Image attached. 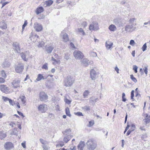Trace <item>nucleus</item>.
I'll return each mask as SVG.
<instances>
[{
  "instance_id": "f257e3e1",
  "label": "nucleus",
  "mask_w": 150,
  "mask_h": 150,
  "mask_svg": "<svg viewBox=\"0 0 150 150\" xmlns=\"http://www.w3.org/2000/svg\"><path fill=\"white\" fill-rule=\"evenodd\" d=\"M74 80L71 76H67L63 82L64 85L66 87H70L72 86L74 82Z\"/></svg>"
},
{
  "instance_id": "f03ea898",
  "label": "nucleus",
  "mask_w": 150,
  "mask_h": 150,
  "mask_svg": "<svg viewBox=\"0 0 150 150\" xmlns=\"http://www.w3.org/2000/svg\"><path fill=\"white\" fill-rule=\"evenodd\" d=\"M87 148L89 150H93L96 147L97 144L96 142L92 139L89 140L86 142Z\"/></svg>"
},
{
  "instance_id": "7ed1b4c3",
  "label": "nucleus",
  "mask_w": 150,
  "mask_h": 150,
  "mask_svg": "<svg viewBox=\"0 0 150 150\" xmlns=\"http://www.w3.org/2000/svg\"><path fill=\"white\" fill-rule=\"evenodd\" d=\"M89 29L90 30L97 31L99 29L98 23L96 21H93L90 25Z\"/></svg>"
},
{
  "instance_id": "20e7f679",
  "label": "nucleus",
  "mask_w": 150,
  "mask_h": 150,
  "mask_svg": "<svg viewBox=\"0 0 150 150\" xmlns=\"http://www.w3.org/2000/svg\"><path fill=\"white\" fill-rule=\"evenodd\" d=\"M21 80L19 79H16L11 82L12 86L15 88L20 87Z\"/></svg>"
},
{
  "instance_id": "39448f33",
  "label": "nucleus",
  "mask_w": 150,
  "mask_h": 150,
  "mask_svg": "<svg viewBox=\"0 0 150 150\" xmlns=\"http://www.w3.org/2000/svg\"><path fill=\"white\" fill-rule=\"evenodd\" d=\"M74 55L75 58L79 59H82L84 57L82 53L78 50H75L73 53Z\"/></svg>"
},
{
  "instance_id": "423d86ee",
  "label": "nucleus",
  "mask_w": 150,
  "mask_h": 150,
  "mask_svg": "<svg viewBox=\"0 0 150 150\" xmlns=\"http://www.w3.org/2000/svg\"><path fill=\"white\" fill-rule=\"evenodd\" d=\"M61 37L62 40L64 42H67L69 40L68 34L65 33V30H63L61 33Z\"/></svg>"
},
{
  "instance_id": "0eeeda50",
  "label": "nucleus",
  "mask_w": 150,
  "mask_h": 150,
  "mask_svg": "<svg viewBox=\"0 0 150 150\" xmlns=\"http://www.w3.org/2000/svg\"><path fill=\"white\" fill-rule=\"evenodd\" d=\"M15 70L17 73H21L24 69V65L22 64H19L15 66Z\"/></svg>"
},
{
  "instance_id": "6e6552de",
  "label": "nucleus",
  "mask_w": 150,
  "mask_h": 150,
  "mask_svg": "<svg viewBox=\"0 0 150 150\" xmlns=\"http://www.w3.org/2000/svg\"><path fill=\"white\" fill-rule=\"evenodd\" d=\"M136 28L135 27H133V24H128L125 26V30L127 32H131L134 30Z\"/></svg>"
},
{
  "instance_id": "1a4fd4ad",
  "label": "nucleus",
  "mask_w": 150,
  "mask_h": 150,
  "mask_svg": "<svg viewBox=\"0 0 150 150\" xmlns=\"http://www.w3.org/2000/svg\"><path fill=\"white\" fill-rule=\"evenodd\" d=\"M38 109L42 113L45 112L47 110V106L45 104L40 105L38 107Z\"/></svg>"
},
{
  "instance_id": "9d476101",
  "label": "nucleus",
  "mask_w": 150,
  "mask_h": 150,
  "mask_svg": "<svg viewBox=\"0 0 150 150\" xmlns=\"http://www.w3.org/2000/svg\"><path fill=\"white\" fill-rule=\"evenodd\" d=\"M4 147L6 150H10L13 148L14 146L12 143L8 142L5 143Z\"/></svg>"
},
{
  "instance_id": "9b49d317",
  "label": "nucleus",
  "mask_w": 150,
  "mask_h": 150,
  "mask_svg": "<svg viewBox=\"0 0 150 150\" xmlns=\"http://www.w3.org/2000/svg\"><path fill=\"white\" fill-rule=\"evenodd\" d=\"M39 96L40 100L41 101L45 100L48 98L47 95L43 92H42L40 93Z\"/></svg>"
},
{
  "instance_id": "f8f14e48",
  "label": "nucleus",
  "mask_w": 150,
  "mask_h": 150,
  "mask_svg": "<svg viewBox=\"0 0 150 150\" xmlns=\"http://www.w3.org/2000/svg\"><path fill=\"white\" fill-rule=\"evenodd\" d=\"M48 76H44L43 75L41 74H39L38 75L37 78L35 80V82H36L37 81H39L41 80H44L46 79Z\"/></svg>"
},
{
  "instance_id": "ddd939ff",
  "label": "nucleus",
  "mask_w": 150,
  "mask_h": 150,
  "mask_svg": "<svg viewBox=\"0 0 150 150\" xmlns=\"http://www.w3.org/2000/svg\"><path fill=\"white\" fill-rule=\"evenodd\" d=\"M34 28L37 31L39 32L42 30V27L41 24L35 23L34 24Z\"/></svg>"
},
{
  "instance_id": "4468645a",
  "label": "nucleus",
  "mask_w": 150,
  "mask_h": 150,
  "mask_svg": "<svg viewBox=\"0 0 150 150\" xmlns=\"http://www.w3.org/2000/svg\"><path fill=\"white\" fill-rule=\"evenodd\" d=\"M54 47L53 46L51 45H46L45 47V50L46 51L48 54L51 53Z\"/></svg>"
},
{
  "instance_id": "2eb2a0df",
  "label": "nucleus",
  "mask_w": 150,
  "mask_h": 150,
  "mask_svg": "<svg viewBox=\"0 0 150 150\" xmlns=\"http://www.w3.org/2000/svg\"><path fill=\"white\" fill-rule=\"evenodd\" d=\"M0 88L1 90L6 93H9L8 87H7L6 86L4 85H1L0 86Z\"/></svg>"
},
{
  "instance_id": "dca6fc26",
  "label": "nucleus",
  "mask_w": 150,
  "mask_h": 150,
  "mask_svg": "<svg viewBox=\"0 0 150 150\" xmlns=\"http://www.w3.org/2000/svg\"><path fill=\"white\" fill-rule=\"evenodd\" d=\"M38 37V36L37 35L34 34L33 35L32 34H31L30 35V38L32 41L35 42L37 40Z\"/></svg>"
},
{
  "instance_id": "f3484780",
  "label": "nucleus",
  "mask_w": 150,
  "mask_h": 150,
  "mask_svg": "<svg viewBox=\"0 0 150 150\" xmlns=\"http://www.w3.org/2000/svg\"><path fill=\"white\" fill-rule=\"evenodd\" d=\"M144 119L143 121L145 124L149 123L150 122V115H149L148 114H145L144 115Z\"/></svg>"
},
{
  "instance_id": "a211bd4d",
  "label": "nucleus",
  "mask_w": 150,
  "mask_h": 150,
  "mask_svg": "<svg viewBox=\"0 0 150 150\" xmlns=\"http://www.w3.org/2000/svg\"><path fill=\"white\" fill-rule=\"evenodd\" d=\"M13 46L15 50L18 53L20 51V48L19 46V44L17 42H14L13 44Z\"/></svg>"
},
{
  "instance_id": "6ab92c4d",
  "label": "nucleus",
  "mask_w": 150,
  "mask_h": 150,
  "mask_svg": "<svg viewBox=\"0 0 150 150\" xmlns=\"http://www.w3.org/2000/svg\"><path fill=\"white\" fill-rule=\"evenodd\" d=\"M90 77L92 80H95L96 79V71L94 69H92L90 71Z\"/></svg>"
},
{
  "instance_id": "aec40b11",
  "label": "nucleus",
  "mask_w": 150,
  "mask_h": 150,
  "mask_svg": "<svg viewBox=\"0 0 150 150\" xmlns=\"http://www.w3.org/2000/svg\"><path fill=\"white\" fill-rule=\"evenodd\" d=\"M81 63L84 66H87L90 64V62L86 58H84L81 61Z\"/></svg>"
},
{
  "instance_id": "412c9836",
  "label": "nucleus",
  "mask_w": 150,
  "mask_h": 150,
  "mask_svg": "<svg viewBox=\"0 0 150 150\" xmlns=\"http://www.w3.org/2000/svg\"><path fill=\"white\" fill-rule=\"evenodd\" d=\"M113 45V43L109 41H106L105 42V47L108 50L110 49Z\"/></svg>"
},
{
  "instance_id": "4be33fe9",
  "label": "nucleus",
  "mask_w": 150,
  "mask_h": 150,
  "mask_svg": "<svg viewBox=\"0 0 150 150\" xmlns=\"http://www.w3.org/2000/svg\"><path fill=\"white\" fill-rule=\"evenodd\" d=\"M85 146V143L84 142L81 141L78 146V149L79 150H83V148Z\"/></svg>"
},
{
  "instance_id": "5701e85b",
  "label": "nucleus",
  "mask_w": 150,
  "mask_h": 150,
  "mask_svg": "<svg viewBox=\"0 0 150 150\" xmlns=\"http://www.w3.org/2000/svg\"><path fill=\"white\" fill-rule=\"evenodd\" d=\"M44 11V9L42 7H40L37 8L35 11V12L37 15H38L40 13H42Z\"/></svg>"
},
{
  "instance_id": "b1692460",
  "label": "nucleus",
  "mask_w": 150,
  "mask_h": 150,
  "mask_svg": "<svg viewBox=\"0 0 150 150\" xmlns=\"http://www.w3.org/2000/svg\"><path fill=\"white\" fill-rule=\"evenodd\" d=\"M71 136L70 135L64 136L63 140L66 143H67L71 139Z\"/></svg>"
},
{
  "instance_id": "393cba45",
  "label": "nucleus",
  "mask_w": 150,
  "mask_h": 150,
  "mask_svg": "<svg viewBox=\"0 0 150 150\" xmlns=\"http://www.w3.org/2000/svg\"><path fill=\"white\" fill-rule=\"evenodd\" d=\"M6 136V132L3 131H0V139H1L5 138Z\"/></svg>"
},
{
  "instance_id": "a878e982",
  "label": "nucleus",
  "mask_w": 150,
  "mask_h": 150,
  "mask_svg": "<svg viewBox=\"0 0 150 150\" xmlns=\"http://www.w3.org/2000/svg\"><path fill=\"white\" fill-rule=\"evenodd\" d=\"M108 29L111 31H114L116 29V26L113 24L110 25L108 27Z\"/></svg>"
},
{
  "instance_id": "bb28decb",
  "label": "nucleus",
  "mask_w": 150,
  "mask_h": 150,
  "mask_svg": "<svg viewBox=\"0 0 150 150\" xmlns=\"http://www.w3.org/2000/svg\"><path fill=\"white\" fill-rule=\"evenodd\" d=\"M18 132L17 128H15L12 130V132L10 134L11 135H18Z\"/></svg>"
},
{
  "instance_id": "cd10ccee",
  "label": "nucleus",
  "mask_w": 150,
  "mask_h": 150,
  "mask_svg": "<svg viewBox=\"0 0 150 150\" xmlns=\"http://www.w3.org/2000/svg\"><path fill=\"white\" fill-rule=\"evenodd\" d=\"M90 92L88 90H85L83 92V96L84 98H87Z\"/></svg>"
},
{
  "instance_id": "c85d7f7f",
  "label": "nucleus",
  "mask_w": 150,
  "mask_h": 150,
  "mask_svg": "<svg viewBox=\"0 0 150 150\" xmlns=\"http://www.w3.org/2000/svg\"><path fill=\"white\" fill-rule=\"evenodd\" d=\"M10 63L7 62H5L3 63L2 67L3 68L6 67L10 66Z\"/></svg>"
},
{
  "instance_id": "c756f323",
  "label": "nucleus",
  "mask_w": 150,
  "mask_h": 150,
  "mask_svg": "<svg viewBox=\"0 0 150 150\" xmlns=\"http://www.w3.org/2000/svg\"><path fill=\"white\" fill-rule=\"evenodd\" d=\"M71 131V130L70 129H67L63 132L62 133L64 135H69V134Z\"/></svg>"
},
{
  "instance_id": "7c9ffc66",
  "label": "nucleus",
  "mask_w": 150,
  "mask_h": 150,
  "mask_svg": "<svg viewBox=\"0 0 150 150\" xmlns=\"http://www.w3.org/2000/svg\"><path fill=\"white\" fill-rule=\"evenodd\" d=\"M20 98L21 100L22 103L25 104L26 100V98L25 96H21Z\"/></svg>"
},
{
  "instance_id": "2f4dec72",
  "label": "nucleus",
  "mask_w": 150,
  "mask_h": 150,
  "mask_svg": "<svg viewBox=\"0 0 150 150\" xmlns=\"http://www.w3.org/2000/svg\"><path fill=\"white\" fill-rule=\"evenodd\" d=\"M136 18H130L128 21L129 22L130 24H133V25H134V22L136 20Z\"/></svg>"
},
{
  "instance_id": "473e14b6",
  "label": "nucleus",
  "mask_w": 150,
  "mask_h": 150,
  "mask_svg": "<svg viewBox=\"0 0 150 150\" xmlns=\"http://www.w3.org/2000/svg\"><path fill=\"white\" fill-rule=\"evenodd\" d=\"M20 55L22 59L24 61H26L28 60V59L26 58V55L23 52H22L20 54Z\"/></svg>"
},
{
  "instance_id": "72a5a7b5",
  "label": "nucleus",
  "mask_w": 150,
  "mask_h": 150,
  "mask_svg": "<svg viewBox=\"0 0 150 150\" xmlns=\"http://www.w3.org/2000/svg\"><path fill=\"white\" fill-rule=\"evenodd\" d=\"M78 31L80 35H84L85 33L83 29L82 28H79L78 29Z\"/></svg>"
},
{
  "instance_id": "f704fd0d",
  "label": "nucleus",
  "mask_w": 150,
  "mask_h": 150,
  "mask_svg": "<svg viewBox=\"0 0 150 150\" xmlns=\"http://www.w3.org/2000/svg\"><path fill=\"white\" fill-rule=\"evenodd\" d=\"M65 111L67 115L70 117L71 115L70 114L69 108L68 107L67 108L65 109Z\"/></svg>"
},
{
  "instance_id": "c9c22d12",
  "label": "nucleus",
  "mask_w": 150,
  "mask_h": 150,
  "mask_svg": "<svg viewBox=\"0 0 150 150\" xmlns=\"http://www.w3.org/2000/svg\"><path fill=\"white\" fill-rule=\"evenodd\" d=\"M82 108L84 111H90V107L87 106H85L82 107Z\"/></svg>"
},
{
  "instance_id": "e433bc0d",
  "label": "nucleus",
  "mask_w": 150,
  "mask_h": 150,
  "mask_svg": "<svg viewBox=\"0 0 150 150\" xmlns=\"http://www.w3.org/2000/svg\"><path fill=\"white\" fill-rule=\"evenodd\" d=\"M45 4L47 6H50L53 3V1L51 0L46 1Z\"/></svg>"
},
{
  "instance_id": "4c0bfd02",
  "label": "nucleus",
  "mask_w": 150,
  "mask_h": 150,
  "mask_svg": "<svg viewBox=\"0 0 150 150\" xmlns=\"http://www.w3.org/2000/svg\"><path fill=\"white\" fill-rule=\"evenodd\" d=\"M53 83L51 82L47 83L46 85V87L49 88H52L53 87Z\"/></svg>"
},
{
  "instance_id": "58836bf2",
  "label": "nucleus",
  "mask_w": 150,
  "mask_h": 150,
  "mask_svg": "<svg viewBox=\"0 0 150 150\" xmlns=\"http://www.w3.org/2000/svg\"><path fill=\"white\" fill-rule=\"evenodd\" d=\"M94 124V121L93 120H91L89 122V124L87 126L88 127H90L93 126Z\"/></svg>"
},
{
  "instance_id": "ea45409f",
  "label": "nucleus",
  "mask_w": 150,
  "mask_h": 150,
  "mask_svg": "<svg viewBox=\"0 0 150 150\" xmlns=\"http://www.w3.org/2000/svg\"><path fill=\"white\" fill-rule=\"evenodd\" d=\"M1 76L3 77L4 79L6 78L7 76V75L6 73L4 70H2L1 71Z\"/></svg>"
},
{
  "instance_id": "a19ab883",
  "label": "nucleus",
  "mask_w": 150,
  "mask_h": 150,
  "mask_svg": "<svg viewBox=\"0 0 150 150\" xmlns=\"http://www.w3.org/2000/svg\"><path fill=\"white\" fill-rule=\"evenodd\" d=\"M120 19L119 18H117L113 20L114 23L117 25L118 23L120 21Z\"/></svg>"
},
{
  "instance_id": "79ce46f5",
  "label": "nucleus",
  "mask_w": 150,
  "mask_h": 150,
  "mask_svg": "<svg viewBox=\"0 0 150 150\" xmlns=\"http://www.w3.org/2000/svg\"><path fill=\"white\" fill-rule=\"evenodd\" d=\"M28 24L27 21H25L24 24L22 25V33H23V31L24 28Z\"/></svg>"
},
{
  "instance_id": "37998d69",
  "label": "nucleus",
  "mask_w": 150,
  "mask_h": 150,
  "mask_svg": "<svg viewBox=\"0 0 150 150\" xmlns=\"http://www.w3.org/2000/svg\"><path fill=\"white\" fill-rule=\"evenodd\" d=\"M90 55L92 57H96L97 54L96 52H91L90 53Z\"/></svg>"
},
{
  "instance_id": "c03bdc74",
  "label": "nucleus",
  "mask_w": 150,
  "mask_h": 150,
  "mask_svg": "<svg viewBox=\"0 0 150 150\" xmlns=\"http://www.w3.org/2000/svg\"><path fill=\"white\" fill-rule=\"evenodd\" d=\"M44 42L43 41H42L39 42V44L38 45V47H42L44 46Z\"/></svg>"
},
{
  "instance_id": "a18cd8bd",
  "label": "nucleus",
  "mask_w": 150,
  "mask_h": 150,
  "mask_svg": "<svg viewBox=\"0 0 150 150\" xmlns=\"http://www.w3.org/2000/svg\"><path fill=\"white\" fill-rule=\"evenodd\" d=\"M47 65H48L47 63L45 64L42 67V69H45L46 70H47L48 69Z\"/></svg>"
},
{
  "instance_id": "49530a36",
  "label": "nucleus",
  "mask_w": 150,
  "mask_h": 150,
  "mask_svg": "<svg viewBox=\"0 0 150 150\" xmlns=\"http://www.w3.org/2000/svg\"><path fill=\"white\" fill-rule=\"evenodd\" d=\"M131 79L135 83H136L137 81V80L136 78L134 77L132 74L130 75Z\"/></svg>"
},
{
  "instance_id": "de8ad7c7",
  "label": "nucleus",
  "mask_w": 150,
  "mask_h": 150,
  "mask_svg": "<svg viewBox=\"0 0 150 150\" xmlns=\"http://www.w3.org/2000/svg\"><path fill=\"white\" fill-rule=\"evenodd\" d=\"M0 27L2 29H6L7 28L6 24L4 23L2 25L0 26Z\"/></svg>"
},
{
  "instance_id": "09e8293b",
  "label": "nucleus",
  "mask_w": 150,
  "mask_h": 150,
  "mask_svg": "<svg viewBox=\"0 0 150 150\" xmlns=\"http://www.w3.org/2000/svg\"><path fill=\"white\" fill-rule=\"evenodd\" d=\"M51 59L52 61H54V62L53 63V64H55L56 63H58L59 62V60H57L56 59H55L53 57H52L51 58Z\"/></svg>"
},
{
  "instance_id": "8fccbe9b",
  "label": "nucleus",
  "mask_w": 150,
  "mask_h": 150,
  "mask_svg": "<svg viewBox=\"0 0 150 150\" xmlns=\"http://www.w3.org/2000/svg\"><path fill=\"white\" fill-rule=\"evenodd\" d=\"M4 0H1L0 2V3H1L2 4V6L1 7V8H2L3 7H4L5 5H6V4H8V2H4Z\"/></svg>"
},
{
  "instance_id": "3c124183",
  "label": "nucleus",
  "mask_w": 150,
  "mask_h": 150,
  "mask_svg": "<svg viewBox=\"0 0 150 150\" xmlns=\"http://www.w3.org/2000/svg\"><path fill=\"white\" fill-rule=\"evenodd\" d=\"M147 47L146 43H145L143 46L142 47V50L144 52L145 51Z\"/></svg>"
},
{
  "instance_id": "603ef678",
  "label": "nucleus",
  "mask_w": 150,
  "mask_h": 150,
  "mask_svg": "<svg viewBox=\"0 0 150 150\" xmlns=\"http://www.w3.org/2000/svg\"><path fill=\"white\" fill-rule=\"evenodd\" d=\"M42 147L43 148V150H49L50 149V147L47 146L43 145L42 146Z\"/></svg>"
},
{
  "instance_id": "864d4df0",
  "label": "nucleus",
  "mask_w": 150,
  "mask_h": 150,
  "mask_svg": "<svg viewBox=\"0 0 150 150\" xmlns=\"http://www.w3.org/2000/svg\"><path fill=\"white\" fill-rule=\"evenodd\" d=\"M64 101L66 103L68 104H70L71 102V101L68 99L66 98L64 99Z\"/></svg>"
},
{
  "instance_id": "5fc2aeb1",
  "label": "nucleus",
  "mask_w": 150,
  "mask_h": 150,
  "mask_svg": "<svg viewBox=\"0 0 150 150\" xmlns=\"http://www.w3.org/2000/svg\"><path fill=\"white\" fill-rule=\"evenodd\" d=\"M75 115L78 116H83V115L82 113L80 112H74Z\"/></svg>"
},
{
  "instance_id": "6e6d98bb",
  "label": "nucleus",
  "mask_w": 150,
  "mask_h": 150,
  "mask_svg": "<svg viewBox=\"0 0 150 150\" xmlns=\"http://www.w3.org/2000/svg\"><path fill=\"white\" fill-rule=\"evenodd\" d=\"M137 67L136 65H134L133 66V69L135 73H137Z\"/></svg>"
},
{
  "instance_id": "4d7b16f0",
  "label": "nucleus",
  "mask_w": 150,
  "mask_h": 150,
  "mask_svg": "<svg viewBox=\"0 0 150 150\" xmlns=\"http://www.w3.org/2000/svg\"><path fill=\"white\" fill-rule=\"evenodd\" d=\"M2 98L3 99V100L4 101V102H6L8 101L10 99L9 98H8L7 97H4V96H2Z\"/></svg>"
},
{
  "instance_id": "13d9d810",
  "label": "nucleus",
  "mask_w": 150,
  "mask_h": 150,
  "mask_svg": "<svg viewBox=\"0 0 150 150\" xmlns=\"http://www.w3.org/2000/svg\"><path fill=\"white\" fill-rule=\"evenodd\" d=\"M148 66L147 65L144 66V72L146 75H147L148 73Z\"/></svg>"
},
{
  "instance_id": "bf43d9fd",
  "label": "nucleus",
  "mask_w": 150,
  "mask_h": 150,
  "mask_svg": "<svg viewBox=\"0 0 150 150\" xmlns=\"http://www.w3.org/2000/svg\"><path fill=\"white\" fill-rule=\"evenodd\" d=\"M98 100V99L97 98L95 99L94 100H90V103H95Z\"/></svg>"
},
{
  "instance_id": "052dcab7",
  "label": "nucleus",
  "mask_w": 150,
  "mask_h": 150,
  "mask_svg": "<svg viewBox=\"0 0 150 150\" xmlns=\"http://www.w3.org/2000/svg\"><path fill=\"white\" fill-rule=\"evenodd\" d=\"M81 25L82 26H83L84 28H85L87 26V24L86 22L84 21L82 23Z\"/></svg>"
},
{
  "instance_id": "680f3d73",
  "label": "nucleus",
  "mask_w": 150,
  "mask_h": 150,
  "mask_svg": "<svg viewBox=\"0 0 150 150\" xmlns=\"http://www.w3.org/2000/svg\"><path fill=\"white\" fill-rule=\"evenodd\" d=\"M147 137V135L146 134H144L142 136V140H144L145 139H146Z\"/></svg>"
},
{
  "instance_id": "e2e57ef3",
  "label": "nucleus",
  "mask_w": 150,
  "mask_h": 150,
  "mask_svg": "<svg viewBox=\"0 0 150 150\" xmlns=\"http://www.w3.org/2000/svg\"><path fill=\"white\" fill-rule=\"evenodd\" d=\"M8 101L10 105H13L14 104V102L11 99H10Z\"/></svg>"
},
{
  "instance_id": "0e129e2a",
  "label": "nucleus",
  "mask_w": 150,
  "mask_h": 150,
  "mask_svg": "<svg viewBox=\"0 0 150 150\" xmlns=\"http://www.w3.org/2000/svg\"><path fill=\"white\" fill-rule=\"evenodd\" d=\"M135 128V125L134 124H132L131 125V128L130 129L132 130V131H133L134 130Z\"/></svg>"
},
{
  "instance_id": "69168bd1",
  "label": "nucleus",
  "mask_w": 150,
  "mask_h": 150,
  "mask_svg": "<svg viewBox=\"0 0 150 150\" xmlns=\"http://www.w3.org/2000/svg\"><path fill=\"white\" fill-rule=\"evenodd\" d=\"M134 90H132L131 91V98L132 99H133V97L134 96Z\"/></svg>"
},
{
  "instance_id": "338daca9",
  "label": "nucleus",
  "mask_w": 150,
  "mask_h": 150,
  "mask_svg": "<svg viewBox=\"0 0 150 150\" xmlns=\"http://www.w3.org/2000/svg\"><path fill=\"white\" fill-rule=\"evenodd\" d=\"M123 25V23L122 22L121 20L120 19L119 22L118 23H117V25H118L119 26H122Z\"/></svg>"
},
{
  "instance_id": "774afa93",
  "label": "nucleus",
  "mask_w": 150,
  "mask_h": 150,
  "mask_svg": "<svg viewBox=\"0 0 150 150\" xmlns=\"http://www.w3.org/2000/svg\"><path fill=\"white\" fill-rule=\"evenodd\" d=\"M70 55L69 54H66L65 55L64 57L67 60L69 58Z\"/></svg>"
}]
</instances>
